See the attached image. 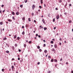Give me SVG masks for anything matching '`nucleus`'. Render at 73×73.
I'll use <instances>...</instances> for the list:
<instances>
[{"label": "nucleus", "mask_w": 73, "mask_h": 73, "mask_svg": "<svg viewBox=\"0 0 73 73\" xmlns=\"http://www.w3.org/2000/svg\"><path fill=\"white\" fill-rule=\"evenodd\" d=\"M42 22L44 24H46V23H45V20H44V19H43L42 20Z\"/></svg>", "instance_id": "obj_1"}, {"label": "nucleus", "mask_w": 73, "mask_h": 73, "mask_svg": "<svg viewBox=\"0 0 73 73\" xmlns=\"http://www.w3.org/2000/svg\"><path fill=\"white\" fill-rule=\"evenodd\" d=\"M35 5H33V6H32V9H33L35 7Z\"/></svg>", "instance_id": "obj_2"}, {"label": "nucleus", "mask_w": 73, "mask_h": 73, "mask_svg": "<svg viewBox=\"0 0 73 73\" xmlns=\"http://www.w3.org/2000/svg\"><path fill=\"white\" fill-rule=\"evenodd\" d=\"M60 17L59 16V15H58L56 17V19H57V20H58V19H59V18Z\"/></svg>", "instance_id": "obj_3"}, {"label": "nucleus", "mask_w": 73, "mask_h": 73, "mask_svg": "<svg viewBox=\"0 0 73 73\" xmlns=\"http://www.w3.org/2000/svg\"><path fill=\"white\" fill-rule=\"evenodd\" d=\"M11 68L12 69V70L13 71V69H14V66H11Z\"/></svg>", "instance_id": "obj_4"}, {"label": "nucleus", "mask_w": 73, "mask_h": 73, "mask_svg": "<svg viewBox=\"0 0 73 73\" xmlns=\"http://www.w3.org/2000/svg\"><path fill=\"white\" fill-rule=\"evenodd\" d=\"M54 47L55 48H57V46L56 44H55L54 45Z\"/></svg>", "instance_id": "obj_5"}, {"label": "nucleus", "mask_w": 73, "mask_h": 73, "mask_svg": "<svg viewBox=\"0 0 73 73\" xmlns=\"http://www.w3.org/2000/svg\"><path fill=\"white\" fill-rule=\"evenodd\" d=\"M12 14L13 15H15V13L13 11H12Z\"/></svg>", "instance_id": "obj_6"}, {"label": "nucleus", "mask_w": 73, "mask_h": 73, "mask_svg": "<svg viewBox=\"0 0 73 73\" xmlns=\"http://www.w3.org/2000/svg\"><path fill=\"white\" fill-rule=\"evenodd\" d=\"M15 47H17V43L15 44Z\"/></svg>", "instance_id": "obj_7"}, {"label": "nucleus", "mask_w": 73, "mask_h": 73, "mask_svg": "<svg viewBox=\"0 0 73 73\" xmlns=\"http://www.w3.org/2000/svg\"><path fill=\"white\" fill-rule=\"evenodd\" d=\"M16 37H17V36L16 35H15L14 36V38H16Z\"/></svg>", "instance_id": "obj_8"}, {"label": "nucleus", "mask_w": 73, "mask_h": 73, "mask_svg": "<svg viewBox=\"0 0 73 73\" xmlns=\"http://www.w3.org/2000/svg\"><path fill=\"white\" fill-rule=\"evenodd\" d=\"M12 19L14 20H15V17L13 16L12 17Z\"/></svg>", "instance_id": "obj_9"}, {"label": "nucleus", "mask_w": 73, "mask_h": 73, "mask_svg": "<svg viewBox=\"0 0 73 73\" xmlns=\"http://www.w3.org/2000/svg\"><path fill=\"white\" fill-rule=\"evenodd\" d=\"M54 61L55 62H57V60L55 59L54 60Z\"/></svg>", "instance_id": "obj_10"}, {"label": "nucleus", "mask_w": 73, "mask_h": 73, "mask_svg": "<svg viewBox=\"0 0 73 73\" xmlns=\"http://www.w3.org/2000/svg\"><path fill=\"white\" fill-rule=\"evenodd\" d=\"M24 1L25 3H27V1H27V0H24Z\"/></svg>", "instance_id": "obj_11"}, {"label": "nucleus", "mask_w": 73, "mask_h": 73, "mask_svg": "<svg viewBox=\"0 0 73 73\" xmlns=\"http://www.w3.org/2000/svg\"><path fill=\"white\" fill-rule=\"evenodd\" d=\"M7 40V38L6 37H5L3 39V40Z\"/></svg>", "instance_id": "obj_12"}, {"label": "nucleus", "mask_w": 73, "mask_h": 73, "mask_svg": "<svg viewBox=\"0 0 73 73\" xmlns=\"http://www.w3.org/2000/svg\"><path fill=\"white\" fill-rule=\"evenodd\" d=\"M43 28L44 29V31H46V30L47 29V28L46 27H44Z\"/></svg>", "instance_id": "obj_13"}, {"label": "nucleus", "mask_w": 73, "mask_h": 73, "mask_svg": "<svg viewBox=\"0 0 73 73\" xmlns=\"http://www.w3.org/2000/svg\"><path fill=\"white\" fill-rule=\"evenodd\" d=\"M3 22H0V25H3Z\"/></svg>", "instance_id": "obj_14"}, {"label": "nucleus", "mask_w": 73, "mask_h": 73, "mask_svg": "<svg viewBox=\"0 0 73 73\" xmlns=\"http://www.w3.org/2000/svg\"><path fill=\"white\" fill-rule=\"evenodd\" d=\"M39 50L40 52H42V50H41V49H39Z\"/></svg>", "instance_id": "obj_15"}, {"label": "nucleus", "mask_w": 73, "mask_h": 73, "mask_svg": "<svg viewBox=\"0 0 73 73\" xmlns=\"http://www.w3.org/2000/svg\"><path fill=\"white\" fill-rule=\"evenodd\" d=\"M40 3L41 4H42L43 3V2L42 1V0H40Z\"/></svg>", "instance_id": "obj_16"}, {"label": "nucleus", "mask_w": 73, "mask_h": 73, "mask_svg": "<svg viewBox=\"0 0 73 73\" xmlns=\"http://www.w3.org/2000/svg\"><path fill=\"white\" fill-rule=\"evenodd\" d=\"M22 35H24V34H25V32H24V31H23L22 33Z\"/></svg>", "instance_id": "obj_17"}, {"label": "nucleus", "mask_w": 73, "mask_h": 73, "mask_svg": "<svg viewBox=\"0 0 73 73\" xmlns=\"http://www.w3.org/2000/svg\"><path fill=\"white\" fill-rule=\"evenodd\" d=\"M51 44H53V41H51L50 42Z\"/></svg>", "instance_id": "obj_18"}, {"label": "nucleus", "mask_w": 73, "mask_h": 73, "mask_svg": "<svg viewBox=\"0 0 73 73\" xmlns=\"http://www.w3.org/2000/svg\"><path fill=\"white\" fill-rule=\"evenodd\" d=\"M24 47H26V46H27V45H26L25 44H24Z\"/></svg>", "instance_id": "obj_19"}, {"label": "nucleus", "mask_w": 73, "mask_h": 73, "mask_svg": "<svg viewBox=\"0 0 73 73\" xmlns=\"http://www.w3.org/2000/svg\"><path fill=\"white\" fill-rule=\"evenodd\" d=\"M6 53H8L9 52V51H8V50H7L6 51Z\"/></svg>", "instance_id": "obj_20"}, {"label": "nucleus", "mask_w": 73, "mask_h": 73, "mask_svg": "<svg viewBox=\"0 0 73 73\" xmlns=\"http://www.w3.org/2000/svg\"><path fill=\"white\" fill-rule=\"evenodd\" d=\"M53 61H54L53 59H52L51 60V62H53Z\"/></svg>", "instance_id": "obj_21"}, {"label": "nucleus", "mask_w": 73, "mask_h": 73, "mask_svg": "<svg viewBox=\"0 0 73 73\" xmlns=\"http://www.w3.org/2000/svg\"><path fill=\"white\" fill-rule=\"evenodd\" d=\"M8 21H10V22H11V21H12V20H11V19H8Z\"/></svg>", "instance_id": "obj_22"}, {"label": "nucleus", "mask_w": 73, "mask_h": 73, "mask_svg": "<svg viewBox=\"0 0 73 73\" xmlns=\"http://www.w3.org/2000/svg\"><path fill=\"white\" fill-rule=\"evenodd\" d=\"M37 48L38 49H40V46H38Z\"/></svg>", "instance_id": "obj_23"}, {"label": "nucleus", "mask_w": 73, "mask_h": 73, "mask_svg": "<svg viewBox=\"0 0 73 73\" xmlns=\"http://www.w3.org/2000/svg\"><path fill=\"white\" fill-rule=\"evenodd\" d=\"M51 72V71H48L47 72V73H50Z\"/></svg>", "instance_id": "obj_24"}, {"label": "nucleus", "mask_w": 73, "mask_h": 73, "mask_svg": "<svg viewBox=\"0 0 73 73\" xmlns=\"http://www.w3.org/2000/svg\"><path fill=\"white\" fill-rule=\"evenodd\" d=\"M17 40H20V37H18L17 38Z\"/></svg>", "instance_id": "obj_25"}, {"label": "nucleus", "mask_w": 73, "mask_h": 73, "mask_svg": "<svg viewBox=\"0 0 73 73\" xmlns=\"http://www.w3.org/2000/svg\"><path fill=\"white\" fill-rule=\"evenodd\" d=\"M29 44H31V43H32V41H29Z\"/></svg>", "instance_id": "obj_26"}, {"label": "nucleus", "mask_w": 73, "mask_h": 73, "mask_svg": "<svg viewBox=\"0 0 73 73\" xmlns=\"http://www.w3.org/2000/svg\"><path fill=\"white\" fill-rule=\"evenodd\" d=\"M16 15H19V13L18 12L16 13Z\"/></svg>", "instance_id": "obj_27"}, {"label": "nucleus", "mask_w": 73, "mask_h": 73, "mask_svg": "<svg viewBox=\"0 0 73 73\" xmlns=\"http://www.w3.org/2000/svg\"><path fill=\"white\" fill-rule=\"evenodd\" d=\"M72 20H70L69 22V23H72Z\"/></svg>", "instance_id": "obj_28"}, {"label": "nucleus", "mask_w": 73, "mask_h": 73, "mask_svg": "<svg viewBox=\"0 0 73 73\" xmlns=\"http://www.w3.org/2000/svg\"><path fill=\"white\" fill-rule=\"evenodd\" d=\"M20 7H21V8H22L23 6V5H20Z\"/></svg>", "instance_id": "obj_29"}, {"label": "nucleus", "mask_w": 73, "mask_h": 73, "mask_svg": "<svg viewBox=\"0 0 73 73\" xmlns=\"http://www.w3.org/2000/svg\"><path fill=\"white\" fill-rule=\"evenodd\" d=\"M4 69H2V71L3 72H4Z\"/></svg>", "instance_id": "obj_30"}, {"label": "nucleus", "mask_w": 73, "mask_h": 73, "mask_svg": "<svg viewBox=\"0 0 73 73\" xmlns=\"http://www.w3.org/2000/svg\"><path fill=\"white\" fill-rule=\"evenodd\" d=\"M22 20H25V18L24 17H23V18H22Z\"/></svg>", "instance_id": "obj_31"}, {"label": "nucleus", "mask_w": 73, "mask_h": 73, "mask_svg": "<svg viewBox=\"0 0 73 73\" xmlns=\"http://www.w3.org/2000/svg\"><path fill=\"white\" fill-rule=\"evenodd\" d=\"M44 52L45 53H46V52H47V50H45L44 51Z\"/></svg>", "instance_id": "obj_32"}, {"label": "nucleus", "mask_w": 73, "mask_h": 73, "mask_svg": "<svg viewBox=\"0 0 73 73\" xmlns=\"http://www.w3.org/2000/svg\"><path fill=\"white\" fill-rule=\"evenodd\" d=\"M51 58V57H50V56H48V59H49V58Z\"/></svg>", "instance_id": "obj_33"}, {"label": "nucleus", "mask_w": 73, "mask_h": 73, "mask_svg": "<svg viewBox=\"0 0 73 73\" xmlns=\"http://www.w3.org/2000/svg\"><path fill=\"white\" fill-rule=\"evenodd\" d=\"M55 51V50H54V48H53L52 49V51L53 52H54V51Z\"/></svg>", "instance_id": "obj_34"}, {"label": "nucleus", "mask_w": 73, "mask_h": 73, "mask_svg": "<svg viewBox=\"0 0 73 73\" xmlns=\"http://www.w3.org/2000/svg\"><path fill=\"white\" fill-rule=\"evenodd\" d=\"M59 3H61V2H62V0H59Z\"/></svg>", "instance_id": "obj_35"}, {"label": "nucleus", "mask_w": 73, "mask_h": 73, "mask_svg": "<svg viewBox=\"0 0 73 73\" xmlns=\"http://www.w3.org/2000/svg\"><path fill=\"white\" fill-rule=\"evenodd\" d=\"M29 21H31V19L30 18H29Z\"/></svg>", "instance_id": "obj_36"}, {"label": "nucleus", "mask_w": 73, "mask_h": 73, "mask_svg": "<svg viewBox=\"0 0 73 73\" xmlns=\"http://www.w3.org/2000/svg\"><path fill=\"white\" fill-rule=\"evenodd\" d=\"M62 60V58H61L60 60V61H61Z\"/></svg>", "instance_id": "obj_37"}, {"label": "nucleus", "mask_w": 73, "mask_h": 73, "mask_svg": "<svg viewBox=\"0 0 73 73\" xmlns=\"http://www.w3.org/2000/svg\"><path fill=\"white\" fill-rule=\"evenodd\" d=\"M39 7V8H40V9H41V8H42V7H41V6H40Z\"/></svg>", "instance_id": "obj_38"}, {"label": "nucleus", "mask_w": 73, "mask_h": 73, "mask_svg": "<svg viewBox=\"0 0 73 73\" xmlns=\"http://www.w3.org/2000/svg\"><path fill=\"white\" fill-rule=\"evenodd\" d=\"M59 40H60V41H62V39L61 38H60L59 39Z\"/></svg>", "instance_id": "obj_39"}, {"label": "nucleus", "mask_w": 73, "mask_h": 73, "mask_svg": "<svg viewBox=\"0 0 73 73\" xmlns=\"http://www.w3.org/2000/svg\"><path fill=\"white\" fill-rule=\"evenodd\" d=\"M36 37H37L38 36V34H36Z\"/></svg>", "instance_id": "obj_40"}, {"label": "nucleus", "mask_w": 73, "mask_h": 73, "mask_svg": "<svg viewBox=\"0 0 73 73\" xmlns=\"http://www.w3.org/2000/svg\"><path fill=\"white\" fill-rule=\"evenodd\" d=\"M4 5H1V7H4Z\"/></svg>", "instance_id": "obj_41"}, {"label": "nucleus", "mask_w": 73, "mask_h": 73, "mask_svg": "<svg viewBox=\"0 0 73 73\" xmlns=\"http://www.w3.org/2000/svg\"><path fill=\"white\" fill-rule=\"evenodd\" d=\"M32 16H33V15H34V13H32Z\"/></svg>", "instance_id": "obj_42"}, {"label": "nucleus", "mask_w": 73, "mask_h": 73, "mask_svg": "<svg viewBox=\"0 0 73 73\" xmlns=\"http://www.w3.org/2000/svg\"><path fill=\"white\" fill-rule=\"evenodd\" d=\"M55 21V19H53V21L54 22Z\"/></svg>", "instance_id": "obj_43"}, {"label": "nucleus", "mask_w": 73, "mask_h": 73, "mask_svg": "<svg viewBox=\"0 0 73 73\" xmlns=\"http://www.w3.org/2000/svg\"><path fill=\"white\" fill-rule=\"evenodd\" d=\"M38 37L39 38H40V37H41V36H40V35H38Z\"/></svg>", "instance_id": "obj_44"}, {"label": "nucleus", "mask_w": 73, "mask_h": 73, "mask_svg": "<svg viewBox=\"0 0 73 73\" xmlns=\"http://www.w3.org/2000/svg\"><path fill=\"white\" fill-rule=\"evenodd\" d=\"M22 28H24V26H23Z\"/></svg>", "instance_id": "obj_45"}, {"label": "nucleus", "mask_w": 73, "mask_h": 73, "mask_svg": "<svg viewBox=\"0 0 73 73\" xmlns=\"http://www.w3.org/2000/svg\"><path fill=\"white\" fill-rule=\"evenodd\" d=\"M19 52H21V50L20 49H19Z\"/></svg>", "instance_id": "obj_46"}, {"label": "nucleus", "mask_w": 73, "mask_h": 73, "mask_svg": "<svg viewBox=\"0 0 73 73\" xmlns=\"http://www.w3.org/2000/svg\"><path fill=\"white\" fill-rule=\"evenodd\" d=\"M59 45H61V43L60 42L59 43Z\"/></svg>", "instance_id": "obj_47"}, {"label": "nucleus", "mask_w": 73, "mask_h": 73, "mask_svg": "<svg viewBox=\"0 0 73 73\" xmlns=\"http://www.w3.org/2000/svg\"><path fill=\"white\" fill-rule=\"evenodd\" d=\"M18 60H20V58H18Z\"/></svg>", "instance_id": "obj_48"}, {"label": "nucleus", "mask_w": 73, "mask_h": 73, "mask_svg": "<svg viewBox=\"0 0 73 73\" xmlns=\"http://www.w3.org/2000/svg\"><path fill=\"white\" fill-rule=\"evenodd\" d=\"M34 23H36V20H34Z\"/></svg>", "instance_id": "obj_49"}, {"label": "nucleus", "mask_w": 73, "mask_h": 73, "mask_svg": "<svg viewBox=\"0 0 73 73\" xmlns=\"http://www.w3.org/2000/svg\"><path fill=\"white\" fill-rule=\"evenodd\" d=\"M5 10H3V12L4 13L5 12Z\"/></svg>", "instance_id": "obj_50"}, {"label": "nucleus", "mask_w": 73, "mask_h": 73, "mask_svg": "<svg viewBox=\"0 0 73 73\" xmlns=\"http://www.w3.org/2000/svg\"><path fill=\"white\" fill-rule=\"evenodd\" d=\"M56 29V27H54V29Z\"/></svg>", "instance_id": "obj_51"}, {"label": "nucleus", "mask_w": 73, "mask_h": 73, "mask_svg": "<svg viewBox=\"0 0 73 73\" xmlns=\"http://www.w3.org/2000/svg\"><path fill=\"white\" fill-rule=\"evenodd\" d=\"M40 62H38L37 63L38 65H39V64H40Z\"/></svg>", "instance_id": "obj_52"}, {"label": "nucleus", "mask_w": 73, "mask_h": 73, "mask_svg": "<svg viewBox=\"0 0 73 73\" xmlns=\"http://www.w3.org/2000/svg\"><path fill=\"white\" fill-rule=\"evenodd\" d=\"M44 6L45 7H46V5L45 4H44Z\"/></svg>", "instance_id": "obj_53"}, {"label": "nucleus", "mask_w": 73, "mask_h": 73, "mask_svg": "<svg viewBox=\"0 0 73 73\" xmlns=\"http://www.w3.org/2000/svg\"><path fill=\"white\" fill-rule=\"evenodd\" d=\"M55 10H58V9L57 8H56Z\"/></svg>", "instance_id": "obj_54"}, {"label": "nucleus", "mask_w": 73, "mask_h": 73, "mask_svg": "<svg viewBox=\"0 0 73 73\" xmlns=\"http://www.w3.org/2000/svg\"><path fill=\"white\" fill-rule=\"evenodd\" d=\"M43 41H44V42H46V41H45V40H43Z\"/></svg>", "instance_id": "obj_55"}, {"label": "nucleus", "mask_w": 73, "mask_h": 73, "mask_svg": "<svg viewBox=\"0 0 73 73\" xmlns=\"http://www.w3.org/2000/svg\"><path fill=\"white\" fill-rule=\"evenodd\" d=\"M52 40H53V41H55V39H52Z\"/></svg>", "instance_id": "obj_56"}, {"label": "nucleus", "mask_w": 73, "mask_h": 73, "mask_svg": "<svg viewBox=\"0 0 73 73\" xmlns=\"http://www.w3.org/2000/svg\"><path fill=\"white\" fill-rule=\"evenodd\" d=\"M28 42V40H26V42Z\"/></svg>", "instance_id": "obj_57"}, {"label": "nucleus", "mask_w": 73, "mask_h": 73, "mask_svg": "<svg viewBox=\"0 0 73 73\" xmlns=\"http://www.w3.org/2000/svg\"><path fill=\"white\" fill-rule=\"evenodd\" d=\"M66 64H68V62H66Z\"/></svg>", "instance_id": "obj_58"}, {"label": "nucleus", "mask_w": 73, "mask_h": 73, "mask_svg": "<svg viewBox=\"0 0 73 73\" xmlns=\"http://www.w3.org/2000/svg\"><path fill=\"white\" fill-rule=\"evenodd\" d=\"M66 13H64V14L65 15H66Z\"/></svg>", "instance_id": "obj_59"}, {"label": "nucleus", "mask_w": 73, "mask_h": 73, "mask_svg": "<svg viewBox=\"0 0 73 73\" xmlns=\"http://www.w3.org/2000/svg\"><path fill=\"white\" fill-rule=\"evenodd\" d=\"M36 13H37V14H38V12H36Z\"/></svg>", "instance_id": "obj_60"}, {"label": "nucleus", "mask_w": 73, "mask_h": 73, "mask_svg": "<svg viewBox=\"0 0 73 73\" xmlns=\"http://www.w3.org/2000/svg\"><path fill=\"white\" fill-rule=\"evenodd\" d=\"M69 6H72V5L71 4H69Z\"/></svg>", "instance_id": "obj_61"}, {"label": "nucleus", "mask_w": 73, "mask_h": 73, "mask_svg": "<svg viewBox=\"0 0 73 73\" xmlns=\"http://www.w3.org/2000/svg\"><path fill=\"white\" fill-rule=\"evenodd\" d=\"M1 13V11L0 10V13Z\"/></svg>", "instance_id": "obj_62"}, {"label": "nucleus", "mask_w": 73, "mask_h": 73, "mask_svg": "<svg viewBox=\"0 0 73 73\" xmlns=\"http://www.w3.org/2000/svg\"><path fill=\"white\" fill-rule=\"evenodd\" d=\"M6 24H8V22H6Z\"/></svg>", "instance_id": "obj_63"}, {"label": "nucleus", "mask_w": 73, "mask_h": 73, "mask_svg": "<svg viewBox=\"0 0 73 73\" xmlns=\"http://www.w3.org/2000/svg\"><path fill=\"white\" fill-rule=\"evenodd\" d=\"M71 73H73V71H71Z\"/></svg>", "instance_id": "obj_64"}]
</instances>
